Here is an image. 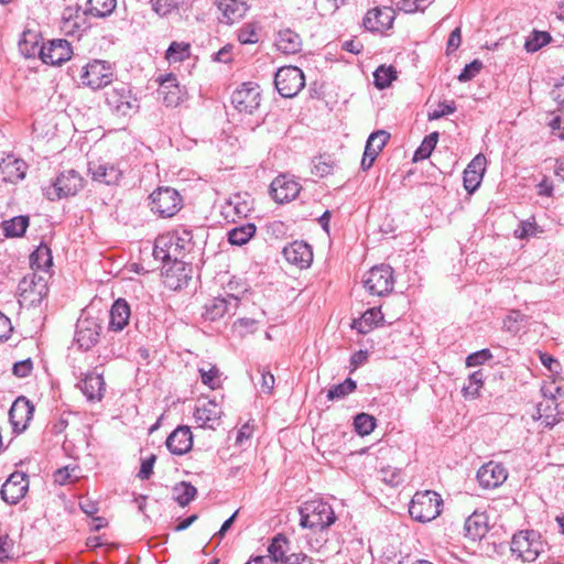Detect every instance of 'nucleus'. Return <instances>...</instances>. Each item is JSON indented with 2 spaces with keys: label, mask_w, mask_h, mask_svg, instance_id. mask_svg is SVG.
Instances as JSON below:
<instances>
[{
  "label": "nucleus",
  "mask_w": 564,
  "mask_h": 564,
  "mask_svg": "<svg viewBox=\"0 0 564 564\" xmlns=\"http://www.w3.org/2000/svg\"><path fill=\"white\" fill-rule=\"evenodd\" d=\"M216 3L221 12L219 21L226 24L239 21L249 10L248 0H216Z\"/></svg>",
  "instance_id": "nucleus-23"
},
{
  "label": "nucleus",
  "mask_w": 564,
  "mask_h": 564,
  "mask_svg": "<svg viewBox=\"0 0 564 564\" xmlns=\"http://www.w3.org/2000/svg\"><path fill=\"white\" fill-rule=\"evenodd\" d=\"M397 79V70L393 66L381 65L373 72V84L378 89L389 87Z\"/></svg>",
  "instance_id": "nucleus-43"
},
{
  "label": "nucleus",
  "mask_w": 564,
  "mask_h": 564,
  "mask_svg": "<svg viewBox=\"0 0 564 564\" xmlns=\"http://www.w3.org/2000/svg\"><path fill=\"white\" fill-rule=\"evenodd\" d=\"M109 316L108 329L111 332L123 330L131 316L130 305L123 299L116 300L110 308Z\"/></svg>",
  "instance_id": "nucleus-27"
},
{
  "label": "nucleus",
  "mask_w": 564,
  "mask_h": 564,
  "mask_svg": "<svg viewBox=\"0 0 564 564\" xmlns=\"http://www.w3.org/2000/svg\"><path fill=\"white\" fill-rule=\"evenodd\" d=\"M153 256L155 259H160L162 261H172L176 260L180 257V252H176V246L174 241L171 242H161V237L155 240Z\"/></svg>",
  "instance_id": "nucleus-46"
},
{
  "label": "nucleus",
  "mask_w": 564,
  "mask_h": 564,
  "mask_svg": "<svg viewBox=\"0 0 564 564\" xmlns=\"http://www.w3.org/2000/svg\"><path fill=\"white\" fill-rule=\"evenodd\" d=\"M173 495L181 507H186L195 499L197 489L191 482L181 481L173 487Z\"/></svg>",
  "instance_id": "nucleus-42"
},
{
  "label": "nucleus",
  "mask_w": 564,
  "mask_h": 564,
  "mask_svg": "<svg viewBox=\"0 0 564 564\" xmlns=\"http://www.w3.org/2000/svg\"><path fill=\"white\" fill-rule=\"evenodd\" d=\"M274 85L282 97L296 96L305 86L303 72L296 66H284L278 69Z\"/></svg>",
  "instance_id": "nucleus-7"
},
{
  "label": "nucleus",
  "mask_w": 564,
  "mask_h": 564,
  "mask_svg": "<svg viewBox=\"0 0 564 564\" xmlns=\"http://www.w3.org/2000/svg\"><path fill=\"white\" fill-rule=\"evenodd\" d=\"M166 447L174 455H184L193 446V434L188 426L176 427L166 438Z\"/></svg>",
  "instance_id": "nucleus-25"
},
{
  "label": "nucleus",
  "mask_w": 564,
  "mask_h": 564,
  "mask_svg": "<svg viewBox=\"0 0 564 564\" xmlns=\"http://www.w3.org/2000/svg\"><path fill=\"white\" fill-rule=\"evenodd\" d=\"M105 387L104 377L95 372L87 373L79 383L82 392L90 402L100 401L102 399Z\"/></svg>",
  "instance_id": "nucleus-28"
},
{
  "label": "nucleus",
  "mask_w": 564,
  "mask_h": 564,
  "mask_svg": "<svg viewBox=\"0 0 564 564\" xmlns=\"http://www.w3.org/2000/svg\"><path fill=\"white\" fill-rule=\"evenodd\" d=\"M89 172L93 180L106 185H116L122 177L123 171L117 163H90Z\"/></svg>",
  "instance_id": "nucleus-24"
},
{
  "label": "nucleus",
  "mask_w": 564,
  "mask_h": 564,
  "mask_svg": "<svg viewBox=\"0 0 564 564\" xmlns=\"http://www.w3.org/2000/svg\"><path fill=\"white\" fill-rule=\"evenodd\" d=\"M33 369V362L30 358L18 361L13 365L12 372L19 378L28 377Z\"/></svg>",
  "instance_id": "nucleus-64"
},
{
  "label": "nucleus",
  "mask_w": 564,
  "mask_h": 564,
  "mask_svg": "<svg viewBox=\"0 0 564 564\" xmlns=\"http://www.w3.org/2000/svg\"><path fill=\"white\" fill-rule=\"evenodd\" d=\"M193 234L192 230L186 228H180L173 231L172 234L161 236V242H171L174 241L176 246V252L182 254V251L185 250L192 242Z\"/></svg>",
  "instance_id": "nucleus-41"
},
{
  "label": "nucleus",
  "mask_w": 564,
  "mask_h": 564,
  "mask_svg": "<svg viewBox=\"0 0 564 564\" xmlns=\"http://www.w3.org/2000/svg\"><path fill=\"white\" fill-rule=\"evenodd\" d=\"M0 175L4 182L15 183L25 176L24 162L17 159L3 160L0 163Z\"/></svg>",
  "instance_id": "nucleus-34"
},
{
  "label": "nucleus",
  "mask_w": 564,
  "mask_h": 564,
  "mask_svg": "<svg viewBox=\"0 0 564 564\" xmlns=\"http://www.w3.org/2000/svg\"><path fill=\"white\" fill-rule=\"evenodd\" d=\"M300 191L301 185L286 174L276 176L270 185V195L279 204L295 199Z\"/></svg>",
  "instance_id": "nucleus-14"
},
{
  "label": "nucleus",
  "mask_w": 564,
  "mask_h": 564,
  "mask_svg": "<svg viewBox=\"0 0 564 564\" xmlns=\"http://www.w3.org/2000/svg\"><path fill=\"white\" fill-rule=\"evenodd\" d=\"M83 177L75 170H67L57 175L48 186L43 188L50 200L74 196L83 187Z\"/></svg>",
  "instance_id": "nucleus-4"
},
{
  "label": "nucleus",
  "mask_w": 564,
  "mask_h": 564,
  "mask_svg": "<svg viewBox=\"0 0 564 564\" xmlns=\"http://www.w3.org/2000/svg\"><path fill=\"white\" fill-rule=\"evenodd\" d=\"M491 358H492V354L489 349H481L479 351L470 354L466 358V365L468 367L479 366Z\"/></svg>",
  "instance_id": "nucleus-61"
},
{
  "label": "nucleus",
  "mask_w": 564,
  "mask_h": 564,
  "mask_svg": "<svg viewBox=\"0 0 564 564\" xmlns=\"http://www.w3.org/2000/svg\"><path fill=\"white\" fill-rule=\"evenodd\" d=\"M442 497L433 490L417 491L413 496L409 513L417 522L426 523L441 514Z\"/></svg>",
  "instance_id": "nucleus-2"
},
{
  "label": "nucleus",
  "mask_w": 564,
  "mask_h": 564,
  "mask_svg": "<svg viewBox=\"0 0 564 564\" xmlns=\"http://www.w3.org/2000/svg\"><path fill=\"white\" fill-rule=\"evenodd\" d=\"M113 80L111 65L106 61L94 59L82 69L80 82L94 90L109 85Z\"/></svg>",
  "instance_id": "nucleus-8"
},
{
  "label": "nucleus",
  "mask_w": 564,
  "mask_h": 564,
  "mask_svg": "<svg viewBox=\"0 0 564 564\" xmlns=\"http://www.w3.org/2000/svg\"><path fill=\"white\" fill-rule=\"evenodd\" d=\"M256 231L257 227L252 223L237 226L228 231V241L234 246H243L254 236Z\"/></svg>",
  "instance_id": "nucleus-37"
},
{
  "label": "nucleus",
  "mask_w": 564,
  "mask_h": 564,
  "mask_svg": "<svg viewBox=\"0 0 564 564\" xmlns=\"http://www.w3.org/2000/svg\"><path fill=\"white\" fill-rule=\"evenodd\" d=\"M189 44L183 42H172L165 52V58L170 63L182 62L189 56Z\"/></svg>",
  "instance_id": "nucleus-48"
},
{
  "label": "nucleus",
  "mask_w": 564,
  "mask_h": 564,
  "mask_svg": "<svg viewBox=\"0 0 564 564\" xmlns=\"http://www.w3.org/2000/svg\"><path fill=\"white\" fill-rule=\"evenodd\" d=\"M283 254L288 262L307 268L313 261V252L307 243L294 241L283 249Z\"/></svg>",
  "instance_id": "nucleus-26"
},
{
  "label": "nucleus",
  "mask_w": 564,
  "mask_h": 564,
  "mask_svg": "<svg viewBox=\"0 0 564 564\" xmlns=\"http://www.w3.org/2000/svg\"><path fill=\"white\" fill-rule=\"evenodd\" d=\"M18 289L20 301L28 302L31 305L39 304L48 291L46 280L35 273L23 278Z\"/></svg>",
  "instance_id": "nucleus-12"
},
{
  "label": "nucleus",
  "mask_w": 564,
  "mask_h": 564,
  "mask_svg": "<svg viewBox=\"0 0 564 564\" xmlns=\"http://www.w3.org/2000/svg\"><path fill=\"white\" fill-rule=\"evenodd\" d=\"M106 102L118 116H131L139 109V100L130 87L123 83L118 84L106 93Z\"/></svg>",
  "instance_id": "nucleus-5"
},
{
  "label": "nucleus",
  "mask_w": 564,
  "mask_h": 564,
  "mask_svg": "<svg viewBox=\"0 0 564 564\" xmlns=\"http://www.w3.org/2000/svg\"><path fill=\"white\" fill-rule=\"evenodd\" d=\"M357 384L351 378H347L344 382L330 387L327 391V399L333 401L337 399H344L349 393L355 391Z\"/></svg>",
  "instance_id": "nucleus-50"
},
{
  "label": "nucleus",
  "mask_w": 564,
  "mask_h": 564,
  "mask_svg": "<svg viewBox=\"0 0 564 564\" xmlns=\"http://www.w3.org/2000/svg\"><path fill=\"white\" fill-rule=\"evenodd\" d=\"M238 297L228 295V297H215L204 306L203 317L207 321H217L225 316V314L238 307Z\"/></svg>",
  "instance_id": "nucleus-21"
},
{
  "label": "nucleus",
  "mask_w": 564,
  "mask_h": 564,
  "mask_svg": "<svg viewBox=\"0 0 564 564\" xmlns=\"http://www.w3.org/2000/svg\"><path fill=\"white\" fill-rule=\"evenodd\" d=\"M551 41V35L543 31H533L532 34L527 39L524 48L528 52H536Z\"/></svg>",
  "instance_id": "nucleus-52"
},
{
  "label": "nucleus",
  "mask_w": 564,
  "mask_h": 564,
  "mask_svg": "<svg viewBox=\"0 0 564 564\" xmlns=\"http://www.w3.org/2000/svg\"><path fill=\"white\" fill-rule=\"evenodd\" d=\"M275 46L284 54H296L302 48V39L291 29H284L278 33Z\"/></svg>",
  "instance_id": "nucleus-31"
},
{
  "label": "nucleus",
  "mask_w": 564,
  "mask_h": 564,
  "mask_svg": "<svg viewBox=\"0 0 564 564\" xmlns=\"http://www.w3.org/2000/svg\"><path fill=\"white\" fill-rule=\"evenodd\" d=\"M152 10L160 17L167 15L174 8L173 0H150Z\"/></svg>",
  "instance_id": "nucleus-62"
},
{
  "label": "nucleus",
  "mask_w": 564,
  "mask_h": 564,
  "mask_svg": "<svg viewBox=\"0 0 564 564\" xmlns=\"http://www.w3.org/2000/svg\"><path fill=\"white\" fill-rule=\"evenodd\" d=\"M560 404L555 402L554 398L547 400L545 403H540L536 408L538 419L542 421L545 427H553L561 420L564 411L558 410Z\"/></svg>",
  "instance_id": "nucleus-32"
},
{
  "label": "nucleus",
  "mask_w": 564,
  "mask_h": 564,
  "mask_svg": "<svg viewBox=\"0 0 564 564\" xmlns=\"http://www.w3.org/2000/svg\"><path fill=\"white\" fill-rule=\"evenodd\" d=\"M34 412V406L25 397H19L11 405L9 411V420L11 422L13 432L21 433L31 421Z\"/></svg>",
  "instance_id": "nucleus-17"
},
{
  "label": "nucleus",
  "mask_w": 564,
  "mask_h": 564,
  "mask_svg": "<svg viewBox=\"0 0 564 564\" xmlns=\"http://www.w3.org/2000/svg\"><path fill=\"white\" fill-rule=\"evenodd\" d=\"M251 210L252 204L248 193H236L231 195L224 207V214L226 217H229L232 212V216L243 218L247 217Z\"/></svg>",
  "instance_id": "nucleus-30"
},
{
  "label": "nucleus",
  "mask_w": 564,
  "mask_h": 564,
  "mask_svg": "<svg viewBox=\"0 0 564 564\" xmlns=\"http://www.w3.org/2000/svg\"><path fill=\"white\" fill-rule=\"evenodd\" d=\"M231 104L240 113L253 115L261 104L260 86L252 82L241 84L232 93Z\"/></svg>",
  "instance_id": "nucleus-9"
},
{
  "label": "nucleus",
  "mask_w": 564,
  "mask_h": 564,
  "mask_svg": "<svg viewBox=\"0 0 564 564\" xmlns=\"http://www.w3.org/2000/svg\"><path fill=\"white\" fill-rule=\"evenodd\" d=\"M477 479L485 489L497 488L507 479V471L502 465L489 462L479 468Z\"/></svg>",
  "instance_id": "nucleus-20"
},
{
  "label": "nucleus",
  "mask_w": 564,
  "mask_h": 564,
  "mask_svg": "<svg viewBox=\"0 0 564 564\" xmlns=\"http://www.w3.org/2000/svg\"><path fill=\"white\" fill-rule=\"evenodd\" d=\"M30 219L28 216H15L9 220L2 221L3 234L8 238L22 237L29 227Z\"/></svg>",
  "instance_id": "nucleus-39"
},
{
  "label": "nucleus",
  "mask_w": 564,
  "mask_h": 564,
  "mask_svg": "<svg viewBox=\"0 0 564 564\" xmlns=\"http://www.w3.org/2000/svg\"><path fill=\"white\" fill-rule=\"evenodd\" d=\"M362 282L371 295L383 296L393 290V269L388 264L375 265L365 274Z\"/></svg>",
  "instance_id": "nucleus-6"
},
{
  "label": "nucleus",
  "mask_w": 564,
  "mask_h": 564,
  "mask_svg": "<svg viewBox=\"0 0 564 564\" xmlns=\"http://www.w3.org/2000/svg\"><path fill=\"white\" fill-rule=\"evenodd\" d=\"M29 480L22 473H13L2 485L0 495L9 505H17L26 494Z\"/></svg>",
  "instance_id": "nucleus-15"
},
{
  "label": "nucleus",
  "mask_w": 564,
  "mask_h": 564,
  "mask_svg": "<svg viewBox=\"0 0 564 564\" xmlns=\"http://www.w3.org/2000/svg\"><path fill=\"white\" fill-rule=\"evenodd\" d=\"M102 326L98 318L82 315L76 324L75 341L78 348L87 351L91 349L100 337Z\"/></svg>",
  "instance_id": "nucleus-11"
},
{
  "label": "nucleus",
  "mask_w": 564,
  "mask_h": 564,
  "mask_svg": "<svg viewBox=\"0 0 564 564\" xmlns=\"http://www.w3.org/2000/svg\"><path fill=\"white\" fill-rule=\"evenodd\" d=\"M455 111H456L455 101L440 102L437 108L433 112L429 113V119L430 120H437V119H440V118H442L444 116L454 113Z\"/></svg>",
  "instance_id": "nucleus-59"
},
{
  "label": "nucleus",
  "mask_w": 564,
  "mask_h": 564,
  "mask_svg": "<svg viewBox=\"0 0 564 564\" xmlns=\"http://www.w3.org/2000/svg\"><path fill=\"white\" fill-rule=\"evenodd\" d=\"M73 50L68 41L55 39L42 44L41 59L48 65H61L70 59Z\"/></svg>",
  "instance_id": "nucleus-13"
},
{
  "label": "nucleus",
  "mask_w": 564,
  "mask_h": 564,
  "mask_svg": "<svg viewBox=\"0 0 564 564\" xmlns=\"http://www.w3.org/2000/svg\"><path fill=\"white\" fill-rule=\"evenodd\" d=\"M41 35L37 32L25 31L19 41V50L28 58L39 56L41 58L42 44Z\"/></svg>",
  "instance_id": "nucleus-33"
},
{
  "label": "nucleus",
  "mask_w": 564,
  "mask_h": 564,
  "mask_svg": "<svg viewBox=\"0 0 564 564\" xmlns=\"http://www.w3.org/2000/svg\"><path fill=\"white\" fill-rule=\"evenodd\" d=\"M192 268L184 261L172 260L170 267H165L163 272L164 285L171 290H178L187 285L191 280Z\"/></svg>",
  "instance_id": "nucleus-18"
},
{
  "label": "nucleus",
  "mask_w": 564,
  "mask_h": 564,
  "mask_svg": "<svg viewBox=\"0 0 564 564\" xmlns=\"http://www.w3.org/2000/svg\"><path fill=\"white\" fill-rule=\"evenodd\" d=\"M53 477L56 484L64 486L77 481L82 477V469L78 465H67L58 468Z\"/></svg>",
  "instance_id": "nucleus-44"
},
{
  "label": "nucleus",
  "mask_w": 564,
  "mask_h": 564,
  "mask_svg": "<svg viewBox=\"0 0 564 564\" xmlns=\"http://www.w3.org/2000/svg\"><path fill=\"white\" fill-rule=\"evenodd\" d=\"M116 0H87L86 12L97 18H104L116 9Z\"/></svg>",
  "instance_id": "nucleus-45"
},
{
  "label": "nucleus",
  "mask_w": 564,
  "mask_h": 564,
  "mask_svg": "<svg viewBox=\"0 0 564 564\" xmlns=\"http://www.w3.org/2000/svg\"><path fill=\"white\" fill-rule=\"evenodd\" d=\"M545 544L541 541V535L531 531H520L516 533L511 541V552L523 562H533L544 552Z\"/></svg>",
  "instance_id": "nucleus-3"
},
{
  "label": "nucleus",
  "mask_w": 564,
  "mask_h": 564,
  "mask_svg": "<svg viewBox=\"0 0 564 564\" xmlns=\"http://www.w3.org/2000/svg\"><path fill=\"white\" fill-rule=\"evenodd\" d=\"M438 141V132L426 135L413 155V161H421L430 158Z\"/></svg>",
  "instance_id": "nucleus-47"
},
{
  "label": "nucleus",
  "mask_w": 564,
  "mask_h": 564,
  "mask_svg": "<svg viewBox=\"0 0 564 564\" xmlns=\"http://www.w3.org/2000/svg\"><path fill=\"white\" fill-rule=\"evenodd\" d=\"M381 319L383 316L380 310L371 308L366 311L360 318L354 319L351 326L360 334H368Z\"/></svg>",
  "instance_id": "nucleus-38"
},
{
  "label": "nucleus",
  "mask_w": 564,
  "mask_h": 564,
  "mask_svg": "<svg viewBox=\"0 0 564 564\" xmlns=\"http://www.w3.org/2000/svg\"><path fill=\"white\" fill-rule=\"evenodd\" d=\"M466 535L473 540L481 539L488 531L487 517L484 513L474 512L465 521Z\"/></svg>",
  "instance_id": "nucleus-36"
},
{
  "label": "nucleus",
  "mask_w": 564,
  "mask_h": 564,
  "mask_svg": "<svg viewBox=\"0 0 564 564\" xmlns=\"http://www.w3.org/2000/svg\"><path fill=\"white\" fill-rule=\"evenodd\" d=\"M482 69V62L479 59H474L471 63L467 64L462 73L458 75V80L462 83H466L475 78L480 70Z\"/></svg>",
  "instance_id": "nucleus-58"
},
{
  "label": "nucleus",
  "mask_w": 564,
  "mask_h": 564,
  "mask_svg": "<svg viewBox=\"0 0 564 564\" xmlns=\"http://www.w3.org/2000/svg\"><path fill=\"white\" fill-rule=\"evenodd\" d=\"M345 0H315L314 7L321 15H329L335 13Z\"/></svg>",
  "instance_id": "nucleus-56"
},
{
  "label": "nucleus",
  "mask_w": 564,
  "mask_h": 564,
  "mask_svg": "<svg viewBox=\"0 0 564 564\" xmlns=\"http://www.w3.org/2000/svg\"><path fill=\"white\" fill-rule=\"evenodd\" d=\"M371 149L376 156H378L379 152L383 149L388 140L390 139V134L384 130H378L372 132L369 138H373Z\"/></svg>",
  "instance_id": "nucleus-60"
},
{
  "label": "nucleus",
  "mask_w": 564,
  "mask_h": 564,
  "mask_svg": "<svg viewBox=\"0 0 564 564\" xmlns=\"http://www.w3.org/2000/svg\"><path fill=\"white\" fill-rule=\"evenodd\" d=\"M202 382L209 387L210 389L215 390L220 386V371L219 369L214 366L209 365L208 369H205L204 367H200L198 369Z\"/></svg>",
  "instance_id": "nucleus-53"
},
{
  "label": "nucleus",
  "mask_w": 564,
  "mask_h": 564,
  "mask_svg": "<svg viewBox=\"0 0 564 564\" xmlns=\"http://www.w3.org/2000/svg\"><path fill=\"white\" fill-rule=\"evenodd\" d=\"M30 262L32 268L40 270H47L53 264V257L50 247L41 242L34 252L30 256Z\"/></svg>",
  "instance_id": "nucleus-40"
},
{
  "label": "nucleus",
  "mask_w": 564,
  "mask_h": 564,
  "mask_svg": "<svg viewBox=\"0 0 564 564\" xmlns=\"http://www.w3.org/2000/svg\"><path fill=\"white\" fill-rule=\"evenodd\" d=\"M377 420L367 413H359L355 416L354 426L356 432L361 435H369L376 427Z\"/></svg>",
  "instance_id": "nucleus-51"
},
{
  "label": "nucleus",
  "mask_w": 564,
  "mask_h": 564,
  "mask_svg": "<svg viewBox=\"0 0 564 564\" xmlns=\"http://www.w3.org/2000/svg\"><path fill=\"white\" fill-rule=\"evenodd\" d=\"M159 83V95L162 97L163 102L167 107L177 106L182 100V93L176 82V77L172 74H169L161 78Z\"/></svg>",
  "instance_id": "nucleus-29"
},
{
  "label": "nucleus",
  "mask_w": 564,
  "mask_h": 564,
  "mask_svg": "<svg viewBox=\"0 0 564 564\" xmlns=\"http://www.w3.org/2000/svg\"><path fill=\"white\" fill-rule=\"evenodd\" d=\"M395 12L391 7H376L366 13L364 26L371 32H383L392 28Z\"/></svg>",
  "instance_id": "nucleus-16"
},
{
  "label": "nucleus",
  "mask_w": 564,
  "mask_h": 564,
  "mask_svg": "<svg viewBox=\"0 0 564 564\" xmlns=\"http://www.w3.org/2000/svg\"><path fill=\"white\" fill-rule=\"evenodd\" d=\"M238 40L241 44H254L259 41V34L253 23L245 24L238 31Z\"/></svg>",
  "instance_id": "nucleus-57"
},
{
  "label": "nucleus",
  "mask_w": 564,
  "mask_h": 564,
  "mask_svg": "<svg viewBox=\"0 0 564 564\" xmlns=\"http://www.w3.org/2000/svg\"><path fill=\"white\" fill-rule=\"evenodd\" d=\"M299 511L301 516L300 524L303 528L323 531L336 521L333 508L323 500L306 501L300 507Z\"/></svg>",
  "instance_id": "nucleus-1"
},
{
  "label": "nucleus",
  "mask_w": 564,
  "mask_h": 564,
  "mask_svg": "<svg viewBox=\"0 0 564 564\" xmlns=\"http://www.w3.org/2000/svg\"><path fill=\"white\" fill-rule=\"evenodd\" d=\"M223 410L215 400L199 403L194 411L195 422L199 427L215 430L219 424Z\"/></svg>",
  "instance_id": "nucleus-19"
},
{
  "label": "nucleus",
  "mask_w": 564,
  "mask_h": 564,
  "mask_svg": "<svg viewBox=\"0 0 564 564\" xmlns=\"http://www.w3.org/2000/svg\"><path fill=\"white\" fill-rule=\"evenodd\" d=\"M484 383V375L480 370L474 371L468 377V384L463 387V393L466 398H476L478 395L479 389Z\"/></svg>",
  "instance_id": "nucleus-54"
},
{
  "label": "nucleus",
  "mask_w": 564,
  "mask_h": 564,
  "mask_svg": "<svg viewBox=\"0 0 564 564\" xmlns=\"http://www.w3.org/2000/svg\"><path fill=\"white\" fill-rule=\"evenodd\" d=\"M524 318L525 316L520 311H510L503 318L502 327L505 330L516 334L520 330Z\"/></svg>",
  "instance_id": "nucleus-55"
},
{
  "label": "nucleus",
  "mask_w": 564,
  "mask_h": 564,
  "mask_svg": "<svg viewBox=\"0 0 564 564\" xmlns=\"http://www.w3.org/2000/svg\"><path fill=\"white\" fill-rule=\"evenodd\" d=\"M13 550V541L9 538L8 533L0 529V562L10 557Z\"/></svg>",
  "instance_id": "nucleus-63"
},
{
  "label": "nucleus",
  "mask_w": 564,
  "mask_h": 564,
  "mask_svg": "<svg viewBox=\"0 0 564 564\" xmlns=\"http://www.w3.org/2000/svg\"><path fill=\"white\" fill-rule=\"evenodd\" d=\"M87 21L85 15H80L76 19L69 20L68 22H61V30L69 36H77L78 39L87 30Z\"/></svg>",
  "instance_id": "nucleus-49"
},
{
  "label": "nucleus",
  "mask_w": 564,
  "mask_h": 564,
  "mask_svg": "<svg viewBox=\"0 0 564 564\" xmlns=\"http://www.w3.org/2000/svg\"><path fill=\"white\" fill-rule=\"evenodd\" d=\"M289 551V540L285 535L279 533L276 534L272 540L271 543L268 546V553L269 556H267L268 564H271L272 562H281V564H284L288 556L286 552Z\"/></svg>",
  "instance_id": "nucleus-35"
},
{
  "label": "nucleus",
  "mask_w": 564,
  "mask_h": 564,
  "mask_svg": "<svg viewBox=\"0 0 564 564\" xmlns=\"http://www.w3.org/2000/svg\"><path fill=\"white\" fill-rule=\"evenodd\" d=\"M151 210L163 218L174 216L182 207V197L171 187H160L150 195Z\"/></svg>",
  "instance_id": "nucleus-10"
},
{
  "label": "nucleus",
  "mask_w": 564,
  "mask_h": 564,
  "mask_svg": "<svg viewBox=\"0 0 564 564\" xmlns=\"http://www.w3.org/2000/svg\"><path fill=\"white\" fill-rule=\"evenodd\" d=\"M486 171V156L477 154L464 171V187L468 193H474L480 185Z\"/></svg>",
  "instance_id": "nucleus-22"
}]
</instances>
